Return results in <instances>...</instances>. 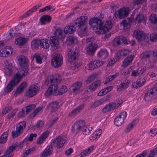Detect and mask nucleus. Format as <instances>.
Returning a JSON list of instances; mask_svg holds the SVG:
<instances>
[{"mask_svg":"<svg viewBox=\"0 0 157 157\" xmlns=\"http://www.w3.org/2000/svg\"><path fill=\"white\" fill-rule=\"evenodd\" d=\"M85 122L83 120H79L75 123L72 126L71 129L72 132L77 134L82 129L83 134L87 135L90 133L92 128L91 127H85Z\"/></svg>","mask_w":157,"mask_h":157,"instance_id":"2","label":"nucleus"},{"mask_svg":"<svg viewBox=\"0 0 157 157\" xmlns=\"http://www.w3.org/2000/svg\"><path fill=\"white\" fill-rule=\"evenodd\" d=\"M63 57L59 54H56L55 55L51 61L52 65L56 67H60L63 64Z\"/></svg>","mask_w":157,"mask_h":157,"instance_id":"10","label":"nucleus"},{"mask_svg":"<svg viewBox=\"0 0 157 157\" xmlns=\"http://www.w3.org/2000/svg\"><path fill=\"white\" fill-rule=\"evenodd\" d=\"M85 106V104H82L79 105L70 112L68 114V116L71 117H73L82 110Z\"/></svg>","mask_w":157,"mask_h":157,"instance_id":"24","label":"nucleus"},{"mask_svg":"<svg viewBox=\"0 0 157 157\" xmlns=\"http://www.w3.org/2000/svg\"><path fill=\"white\" fill-rule=\"evenodd\" d=\"M127 116V113L125 111L121 113L114 120V124L117 126L122 125L124 123V120Z\"/></svg>","mask_w":157,"mask_h":157,"instance_id":"11","label":"nucleus"},{"mask_svg":"<svg viewBox=\"0 0 157 157\" xmlns=\"http://www.w3.org/2000/svg\"><path fill=\"white\" fill-rule=\"evenodd\" d=\"M77 42V38L76 36H69L66 40V43L69 45H72Z\"/></svg>","mask_w":157,"mask_h":157,"instance_id":"38","label":"nucleus"},{"mask_svg":"<svg viewBox=\"0 0 157 157\" xmlns=\"http://www.w3.org/2000/svg\"><path fill=\"white\" fill-rule=\"evenodd\" d=\"M157 133V129H151L149 132L150 135L152 136H155Z\"/></svg>","mask_w":157,"mask_h":157,"instance_id":"63","label":"nucleus"},{"mask_svg":"<svg viewBox=\"0 0 157 157\" xmlns=\"http://www.w3.org/2000/svg\"><path fill=\"white\" fill-rule=\"evenodd\" d=\"M18 83H17V80L13 78V79L10 81L7 85L5 90V92L7 93L10 92L12 90L13 87Z\"/></svg>","mask_w":157,"mask_h":157,"instance_id":"22","label":"nucleus"},{"mask_svg":"<svg viewBox=\"0 0 157 157\" xmlns=\"http://www.w3.org/2000/svg\"><path fill=\"white\" fill-rule=\"evenodd\" d=\"M95 78V75H93L89 77L86 81V84L89 83L90 82L94 80Z\"/></svg>","mask_w":157,"mask_h":157,"instance_id":"62","label":"nucleus"},{"mask_svg":"<svg viewBox=\"0 0 157 157\" xmlns=\"http://www.w3.org/2000/svg\"><path fill=\"white\" fill-rule=\"evenodd\" d=\"M138 121V120H134L132 123L128 124L124 130L125 132L126 133H128L133 128L134 125H136Z\"/></svg>","mask_w":157,"mask_h":157,"instance_id":"42","label":"nucleus"},{"mask_svg":"<svg viewBox=\"0 0 157 157\" xmlns=\"http://www.w3.org/2000/svg\"><path fill=\"white\" fill-rule=\"evenodd\" d=\"M146 70V68L144 67L139 68L137 70V72L139 74V75L142 74Z\"/></svg>","mask_w":157,"mask_h":157,"instance_id":"64","label":"nucleus"},{"mask_svg":"<svg viewBox=\"0 0 157 157\" xmlns=\"http://www.w3.org/2000/svg\"><path fill=\"white\" fill-rule=\"evenodd\" d=\"M53 145H52L51 143L50 145L47 146L45 149L44 151L41 155V156L43 157H45L51 155L53 151Z\"/></svg>","mask_w":157,"mask_h":157,"instance_id":"30","label":"nucleus"},{"mask_svg":"<svg viewBox=\"0 0 157 157\" xmlns=\"http://www.w3.org/2000/svg\"><path fill=\"white\" fill-rule=\"evenodd\" d=\"M128 8H123L120 9L117 12L114 13V16L116 18L122 19L126 17L129 13Z\"/></svg>","mask_w":157,"mask_h":157,"instance_id":"13","label":"nucleus"},{"mask_svg":"<svg viewBox=\"0 0 157 157\" xmlns=\"http://www.w3.org/2000/svg\"><path fill=\"white\" fill-rule=\"evenodd\" d=\"M101 21L100 18L97 17L92 18L90 20L89 24L90 26L97 29H100L101 27Z\"/></svg>","mask_w":157,"mask_h":157,"instance_id":"15","label":"nucleus"},{"mask_svg":"<svg viewBox=\"0 0 157 157\" xmlns=\"http://www.w3.org/2000/svg\"><path fill=\"white\" fill-rule=\"evenodd\" d=\"M151 54V51H146L141 53L140 55V57L143 60L147 61V59H150Z\"/></svg>","mask_w":157,"mask_h":157,"instance_id":"39","label":"nucleus"},{"mask_svg":"<svg viewBox=\"0 0 157 157\" xmlns=\"http://www.w3.org/2000/svg\"><path fill=\"white\" fill-rule=\"evenodd\" d=\"M58 117H56L54 118L47 125V126H48V127H52L53 125V124L56 122V121L58 120Z\"/></svg>","mask_w":157,"mask_h":157,"instance_id":"60","label":"nucleus"},{"mask_svg":"<svg viewBox=\"0 0 157 157\" xmlns=\"http://www.w3.org/2000/svg\"><path fill=\"white\" fill-rule=\"evenodd\" d=\"M35 149L36 148L35 147H33L31 148L30 149H29L28 150H27L25 151L22 154V156L23 157H26L27 155L32 153Z\"/></svg>","mask_w":157,"mask_h":157,"instance_id":"54","label":"nucleus"},{"mask_svg":"<svg viewBox=\"0 0 157 157\" xmlns=\"http://www.w3.org/2000/svg\"><path fill=\"white\" fill-rule=\"evenodd\" d=\"M26 42V39L24 38L19 37L15 41V44L19 45L24 44Z\"/></svg>","mask_w":157,"mask_h":157,"instance_id":"47","label":"nucleus"},{"mask_svg":"<svg viewBox=\"0 0 157 157\" xmlns=\"http://www.w3.org/2000/svg\"><path fill=\"white\" fill-rule=\"evenodd\" d=\"M48 80L50 83V85L45 92V95L46 97L49 96L52 94L54 96L58 95V84L60 82V80L59 76H50L48 78Z\"/></svg>","mask_w":157,"mask_h":157,"instance_id":"1","label":"nucleus"},{"mask_svg":"<svg viewBox=\"0 0 157 157\" xmlns=\"http://www.w3.org/2000/svg\"><path fill=\"white\" fill-rule=\"evenodd\" d=\"M121 56L124 57V53L123 49L118 51L116 55V59L117 60H118Z\"/></svg>","mask_w":157,"mask_h":157,"instance_id":"56","label":"nucleus"},{"mask_svg":"<svg viewBox=\"0 0 157 157\" xmlns=\"http://www.w3.org/2000/svg\"><path fill=\"white\" fill-rule=\"evenodd\" d=\"M120 105V104L119 103H110L103 108L102 109V112L104 113L109 112L117 108Z\"/></svg>","mask_w":157,"mask_h":157,"instance_id":"16","label":"nucleus"},{"mask_svg":"<svg viewBox=\"0 0 157 157\" xmlns=\"http://www.w3.org/2000/svg\"><path fill=\"white\" fill-rule=\"evenodd\" d=\"M42 109V108L40 107H38L33 112L31 113L30 115V117L31 118H33Z\"/></svg>","mask_w":157,"mask_h":157,"instance_id":"53","label":"nucleus"},{"mask_svg":"<svg viewBox=\"0 0 157 157\" xmlns=\"http://www.w3.org/2000/svg\"><path fill=\"white\" fill-rule=\"evenodd\" d=\"M39 6L36 5L33 7L31 9L29 10L28 11H27L25 13L23 14L21 17V19H23L27 17L31 14L33 13L37 9L39 8Z\"/></svg>","mask_w":157,"mask_h":157,"instance_id":"36","label":"nucleus"},{"mask_svg":"<svg viewBox=\"0 0 157 157\" xmlns=\"http://www.w3.org/2000/svg\"><path fill=\"white\" fill-rule=\"evenodd\" d=\"M98 45L95 43H91L89 44V46L87 49V51L88 54L93 55Z\"/></svg>","mask_w":157,"mask_h":157,"instance_id":"29","label":"nucleus"},{"mask_svg":"<svg viewBox=\"0 0 157 157\" xmlns=\"http://www.w3.org/2000/svg\"><path fill=\"white\" fill-rule=\"evenodd\" d=\"M37 136V134H33L31 133L29 135V137H28V139L25 138V139L23 142H25V141L27 140H28L30 141H33V137H36Z\"/></svg>","mask_w":157,"mask_h":157,"instance_id":"57","label":"nucleus"},{"mask_svg":"<svg viewBox=\"0 0 157 157\" xmlns=\"http://www.w3.org/2000/svg\"><path fill=\"white\" fill-rule=\"evenodd\" d=\"M105 101L104 99H101L95 101L91 105V107L92 108H95L99 106L102 105L104 103Z\"/></svg>","mask_w":157,"mask_h":157,"instance_id":"45","label":"nucleus"},{"mask_svg":"<svg viewBox=\"0 0 157 157\" xmlns=\"http://www.w3.org/2000/svg\"><path fill=\"white\" fill-rule=\"evenodd\" d=\"M25 109L23 108L22 110L19 112L17 114V117H18L21 118L24 117L27 114H26V112H25Z\"/></svg>","mask_w":157,"mask_h":157,"instance_id":"58","label":"nucleus"},{"mask_svg":"<svg viewBox=\"0 0 157 157\" xmlns=\"http://www.w3.org/2000/svg\"><path fill=\"white\" fill-rule=\"evenodd\" d=\"M8 134V132H4L1 136L0 138V143L1 144L4 143L6 141Z\"/></svg>","mask_w":157,"mask_h":157,"instance_id":"49","label":"nucleus"},{"mask_svg":"<svg viewBox=\"0 0 157 157\" xmlns=\"http://www.w3.org/2000/svg\"><path fill=\"white\" fill-rule=\"evenodd\" d=\"M29 69L27 66L21 67L18 72L14 75V78L17 80V83H19L23 76L26 75L28 73Z\"/></svg>","mask_w":157,"mask_h":157,"instance_id":"7","label":"nucleus"},{"mask_svg":"<svg viewBox=\"0 0 157 157\" xmlns=\"http://www.w3.org/2000/svg\"><path fill=\"white\" fill-rule=\"evenodd\" d=\"M49 41V45L53 49L56 50L59 47V41L56 36H51Z\"/></svg>","mask_w":157,"mask_h":157,"instance_id":"20","label":"nucleus"},{"mask_svg":"<svg viewBox=\"0 0 157 157\" xmlns=\"http://www.w3.org/2000/svg\"><path fill=\"white\" fill-rule=\"evenodd\" d=\"M133 35L139 41L144 40L146 41L148 39V37L146 36L143 31L139 30L134 31Z\"/></svg>","mask_w":157,"mask_h":157,"instance_id":"12","label":"nucleus"},{"mask_svg":"<svg viewBox=\"0 0 157 157\" xmlns=\"http://www.w3.org/2000/svg\"><path fill=\"white\" fill-rule=\"evenodd\" d=\"M112 27V24L110 21H106L104 25H103V23L101 22V28L99 29L101 31L102 33L109 31Z\"/></svg>","mask_w":157,"mask_h":157,"instance_id":"19","label":"nucleus"},{"mask_svg":"<svg viewBox=\"0 0 157 157\" xmlns=\"http://www.w3.org/2000/svg\"><path fill=\"white\" fill-rule=\"evenodd\" d=\"M146 79V78L143 77L142 78H140L138 79L136 81V82H134L132 83V87L136 89L139 88L144 84Z\"/></svg>","mask_w":157,"mask_h":157,"instance_id":"23","label":"nucleus"},{"mask_svg":"<svg viewBox=\"0 0 157 157\" xmlns=\"http://www.w3.org/2000/svg\"><path fill=\"white\" fill-rule=\"evenodd\" d=\"M149 20L152 24H157V15L154 14H151L149 17Z\"/></svg>","mask_w":157,"mask_h":157,"instance_id":"50","label":"nucleus"},{"mask_svg":"<svg viewBox=\"0 0 157 157\" xmlns=\"http://www.w3.org/2000/svg\"><path fill=\"white\" fill-rule=\"evenodd\" d=\"M108 55V52L105 48L101 49L98 53V56L99 57H101L103 59L106 58Z\"/></svg>","mask_w":157,"mask_h":157,"instance_id":"37","label":"nucleus"},{"mask_svg":"<svg viewBox=\"0 0 157 157\" xmlns=\"http://www.w3.org/2000/svg\"><path fill=\"white\" fill-rule=\"evenodd\" d=\"M101 82L98 80L95 81L90 84L88 87V89L92 91H94L101 85Z\"/></svg>","mask_w":157,"mask_h":157,"instance_id":"34","label":"nucleus"},{"mask_svg":"<svg viewBox=\"0 0 157 157\" xmlns=\"http://www.w3.org/2000/svg\"><path fill=\"white\" fill-rule=\"evenodd\" d=\"M102 64V62L99 60H93L89 64V70H94L100 67Z\"/></svg>","mask_w":157,"mask_h":157,"instance_id":"27","label":"nucleus"},{"mask_svg":"<svg viewBox=\"0 0 157 157\" xmlns=\"http://www.w3.org/2000/svg\"><path fill=\"white\" fill-rule=\"evenodd\" d=\"M51 20V17L49 15H44L42 16L40 18L41 23L44 25L49 22Z\"/></svg>","mask_w":157,"mask_h":157,"instance_id":"41","label":"nucleus"},{"mask_svg":"<svg viewBox=\"0 0 157 157\" xmlns=\"http://www.w3.org/2000/svg\"><path fill=\"white\" fill-rule=\"evenodd\" d=\"M87 18L86 16H82L77 18L75 22L76 26L78 28H81L84 26L83 30L82 31L84 33L86 32L87 29V28L85 26L87 21Z\"/></svg>","mask_w":157,"mask_h":157,"instance_id":"8","label":"nucleus"},{"mask_svg":"<svg viewBox=\"0 0 157 157\" xmlns=\"http://www.w3.org/2000/svg\"><path fill=\"white\" fill-rule=\"evenodd\" d=\"M36 106L35 104H31L26 106V107H24L25 110V112H26V114L32 111L33 109Z\"/></svg>","mask_w":157,"mask_h":157,"instance_id":"51","label":"nucleus"},{"mask_svg":"<svg viewBox=\"0 0 157 157\" xmlns=\"http://www.w3.org/2000/svg\"><path fill=\"white\" fill-rule=\"evenodd\" d=\"M134 15L133 13L131 16L130 20V21L131 22H132L134 21L136 23L140 24L141 23H144L145 22V21L147 20L146 17L144 16V15L142 14H138L135 19H134Z\"/></svg>","mask_w":157,"mask_h":157,"instance_id":"14","label":"nucleus"},{"mask_svg":"<svg viewBox=\"0 0 157 157\" xmlns=\"http://www.w3.org/2000/svg\"><path fill=\"white\" fill-rule=\"evenodd\" d=\"M33 58L35 59L37 63L41 64L42 63V59L43 56L40 54H35L33 56Z\"/></svg>","mask_w":157,"mask_h":157,"instance_id":"48","label":"nucleus"},{"mask_svg":"<svg viewBox=\"0 0 157 157\" xmlns=\"http://www.w3.org/2000/svg\"><path fill=\"white\" fill-rule=\"evenodd\" d=\"M16 147L15 144H13L10 146L6 151L4 154L1 157H12L13 154L12 153Z\"/></svg>","mask_w":157,"mask_h":157,"instance_id":"28","label":"nucleus"},{"mask_svg":"<svg viewBox=\"0 0 157 157\" xmlns=\"http://www.w3.org/2000/svg\"><path fill=\"white\" fill-rule=\"evenodd\" d=\"M129 83L130 81L127 79H123L120 84L117 86V90L118 92H120L126 89L128 87Z\"/></svg>","mask_w":157,"mask_h":157,"instance_id":"17","label":"nucleus"},{"mask_svg":"<svg viewBox=\"0 0 157 157\" xmlns=\"http://www.w3.org/2000/svg\"><path fill=\"white\" fill-rule=\"evenodd\" d=\"M67 140V139L66 137L59 136L52 140L51 143L54 147H56L58 149H60L63 147Z\"/></svg>","mask_w":157,"mask_h":157,"instance_id":"4","label":"nucleus"},{"mask_svg":"<svg viewBox=\"0 0 157 157\" xmlns=\"http://www.w3.org/2000/svg\"><path fill=\"white\" fill-rule=\"evenodd\" d=\"M113 88L112 86H108L102 89L98 94V96H101L105 95L109 92Z\"/></svg>","mask_w":157,"mask_h":157,"instance_id":"43","label":"nucleus"},{"mask_svg":"<svg viewBox=\"0 0 157 157\" xmlns=\"http://www.w3.org/2000/svg\"><path fill=\"white\" fill-rule=\"evenodd\" d=\"M12 53V52L10 46H7L6 48L0 50V56L7 57Z\"/></svg>","mask_w":157,"mask_h":157,"instance_id":"25","label":"nucleus"},{"mask_svg":"<svg viewBox=\"0 0 157 157\" xmlns=\"http://www.w3.org/2000/svg\"><path fill=\"white\" fill-rule=\"evenodd\" d=\"M157 96V86L151 87L145 94L144 99L146 101H149L155 98Z\"/></svg>","mask_w":157,"mask_h":157,"instance_id":"5","label":"nucleus"},{"mask_svg":"<svg viewBox=\"0 0 157 157\" xmlns=\"http://www.w3.org/2000/svg\"><path fill=\"white\" fill-rule=\"evenodd\" d=\"M50 132L49 131L46 130L42 133L38 139L36 144L39 145L42 144L48 137Z\"/></svg>","mask_w":157,"mask_h":157,"instance_id":"18","label":"nucleus"},{"mask_svg":"<svg viewBox=\"0 0 157 157\" xmlns=\"http://www.w3.org/2000/svg\"><path fill=\"white\" fill-rule=\"evenodd\" d=\"M76 30V28L74 25L67 26L65 28L64 32L66 34H71Z\"/></svg>","mask_w":157,"mask_h":157,"instance_id":"40","label":"nucleus"},{"mask_svg":"<svg viewBox=\"0 0 157 157\" xmlns=\"http://www.w3.org/2000/svg\"><path fill=\"white\" fill-rule=\"evenodd\" d=\"M40 88L38 85H33L30 86L25 93V96L28 98H32L38 92Z\"/></svg>","mask_w":157,"mask_h":157,"instance_id":"9","label":"nucleus"},{"mask_svg":"<svg viewBox=\"0 0 157 157\" xmlns=\"http://www.w3.org/2000/svg\"><path fill=\"white\" fill-rule=\"evenodd\" d=\"M59 103L57 101H53L48 104V108L52 112L56 111L59 108Z\"/></svg>","mask_w":157,"mask_h":157,"instance_id":"32","label":"nucleus"},{"mask_svg":"<svg viewBox=\"0 0 157 157\" xmlns=\"http://www.w3.org/2000/svg\"><path fill=\"white\" fill-rule=\"evenodd\" d=\"M26 122L23 121L20 122L16 127V131H13L11 132L12 136L13 138H16L21 134L26 126Z\"/></svg>","mask_w":157,"mask_h":157,"instance_id":"6","label":"nucleus"},{"mask_svg":"<svg viewBox=\"0 0 157 157\" xmlns=\"http://www.w3.org/2000/svg\"><path fill=\"white\" fill-rule=\"evenodd\" d=\"M40 43V40H34L31 42V45L34 48H37L39 46Z\"/></svg>","mask_w":157,"mask_h":157,"instance_id":"55","label":"nucleus"},{"mask_svg":"<svg viewBox=\"0 0 157 157\" xmlns=\"http://www.w3.org/2000/svg\"><path fill=\"white\" fill-rule=\"evenodd\" d=\"M26 86L27 85L26 82H22L18 87L16 91V93L17 94L21 93Z\"/></svg>","mask_w":157,"mask_h":157,"instance_id":"44","label":"nucleus"},{"mask_svg":"<svg viewBox=\"0 0 157 157\" xmlns=\"http://www.w3.org/2000/svg\"><path fill=\"white\" fill-rule=\"evenodd\" d=\"M82 86V83L80 82H78L74 84L71 87V89L72 92L74 93H78Z\"/></svg>","mask_w":157,"mask_h":157,"instance_id":"35","label":"nucleus"},{"mask_svg":"<svg viewBox=\"0 0 157 157\" xmlns=\"http://www.w3.org/2000/svg\"><path fill=\"white\" fill-rule=\"evenodd\" d=\"M67 89L66 86H62L58 90V95H62L63 94L65 93L67 91Z\"/></svg>","mask_w":157,"mask_h":157,"instance_id":"52","label":"nucleus"},{"mask_svg":"<svg viewBox=\"0 0 157 157\" xmlns=\"http://www.w3.org/2000/svg\"><path fill=\"white\" fill-rule=\"evenodd\" d=\"M134 58L133 55H131L125 59L123 62L122 66L125 67L128 66L131 63Z\"/></svg>","mask_w":157,"mask_h":157,"instance_id":"33","label":"nucleus"},{"mask_svg":"<svg viewBox=\"0 0 157 157\" xmlns=\"http://www.w3.org/2000/svg\"><path fill=\"white\" fill-rule=\"evenodd\" d=\"M54 34L55 35L58 39H60L62 41L64 40L65 37V33L63 32L61 28H58L56 30Z\"/></svg>","mask_w":157,"mask_h":157,"instance_id":"31","label":"nucleus"},{"mask_svg":"<svg viewBox=\"0 0 157 157\" xmlns=\"http://www.w3.org/2000/svg\"><path fill=\"white\" fill-rule=\"evenodd\" d=\"M19 63L21 67L27 66L28 59L24 56L20 55L17 57Z\"/></svg>","mask_w":157,"mask_h":157,"instance_id":"26","label":"nucleus"},{"mask_svg":"<svg viewBox=\"0 0 157 157\" xmlns=\"http://www.w3.org/2000/svg\"><path fill=\"white\" fill-rule=\"evenodd\" d=\"M48 41L46 39H43L40 40V43L41 46L44 48L47 49L49 47Z\"/></svg>","mask_w":157,"mask_h":157,"instance_id":"46","label":"nucleus"},{"mask_svg":"<svg viewBox=\"0 0 157 157\" xmlns=\"http://www.w3.org/2000/svg\"><path fill=\"white\" fill-rule=\"evenodd\" d=\"M121 42L125 44H128L127 38L123 36L116 37L114 39L113 44L115 46H119L121 44Z\"/></svg>","mask_w":157,"mask_h":157,"instance_id":"21","label":"nucleus"},{"mask_svg":"<svg viewBox=\"0 0 157 157\" xmlns=\"http://www.w3.org/2000/svg\"><path fill=\"white\" fill-rule=\"evenodd\" d=\"M16 113V111L14 110L12 111L11 113L9 114L7 116L8 119L10 120L12 118H13V117L15 115Z\"/></svg>","mask_w":157,"mask_h":157,"instance_id":"61","label":"nucleus"},{"mask_svg":"<svg viewBox=\"0 0 157 157\" xmlns=\"http://www.w3.org/2000/svg\"><path fill=\"white\" fill-rule=\"evenodd\" d=\"M79 55L77 49L73 48L68 50V60L71 63V68L73 70L77 68L80 66L76 61L78 59Z\"/></svg>","mask_w":157,"mask_h":157,"instance_id":"3","label":"nucleus"},{"mask_svg":"<svg viewBox=\"0 0 157 157\" xmlns=\"http://www.w3.org/2000/svg\"><path fill=\"white\" fill-rule=\"evenodd\" d=\"M150 40L152 41H155L157 40V33H154L151 34L150 36Z\"/></svg>","mask_w":157,"mask_h":157,"instance_id":"59","label":"nucleus"}]
</instances>
